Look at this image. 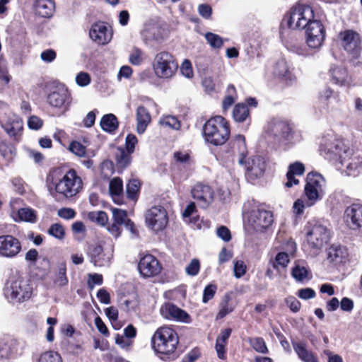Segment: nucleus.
I'll return each mask as SVG.
<instances>
[{
    "instance_id": "1",
    "label": "nucleus",
    "mask_w": 362,
    "mask_h": 362,
    "mask_svg": "<svg viewBox=\"0 0 362 362\" xmlns=\"http://www.w3.org/2000/svg\"><path fill=\"white\" fill-rule=\"evenodd\" d=\"M291 29H305L306 43L313 49H317L325 37V30L319 20L315 19L313 8L305 4H297L285 18Z\"/></svg>"
},
{
    "instance_id": "2",
    "label": "nucleus",
    "mask_w": 362,
    "mask_h": 362,
    "mask_svg": "<svg viewBox=\"0 0 362 362\" xmlns=\"http://www.w3.org/2000/svg\"><path fill=\"white\" fill-rule=\"evenodd\" d=\"M46 186L55 198L71 199L83 188V181L74 169L64 172L61 168L50 170L46 177Z\"/></svg>"
},
{
    "instance_id": "3",
    "label": "nucleus",
    "mask_w": 362,
    "mask_h": 362,
    "mask_svg": "<svg viewBox=\"0 0 362 362\" xmlns=\"http://www.w3.org/2000/svg\"><path fill=\"white\" fill-rule=\"evenodd\" d=\"M324 151L328 159L337 162L336 165L346 171L347 175L356 176L362 166V157L354 156L353 150L343 142L334 140L325 145Z\"/></svg>"
},
{
    "instance_id": "4",
    "label": "nucleus",
    "mask_w": 362,
    "mask_h": 362,
    "mask_svg": "<svg viewBox=\"0 0 362 362\" xmlns=\"http://www.w3.org/2000/svg\"><path fill=\"white\" fill-rule=\"evenodd\" d=\"M325 184L323 177L319 173H310L307 175L306 185L305 186V197L298 199L293 204V212L298 215L303 213L305 207L313 206L321 199Z\"/></svg>"
},
{
    "instance_id": "5",
    "label": "nucleus",
    "mask_w": 362,
    "mask_h": 362,
    "mask_svg": "<svg viewBox=\"0 0 362 362\" xmlns=\"http://www.w3.org/2000/svg\"><path fill=\"white\" fill-rule=\"evenodd\" d=\"M178 343L177 334L169 327H159L151 337L153 349L161 354L160 358L163 360L175 358V353Z\"/></svg>"
},
{
    "instance_id": "6",
    "label": "nucleus",
    "mask_w": 362,
    "mask_h": 362,
    "mask_svg": "<svg viewBox=\"0 0 362 362\" xmlns=\"http://www.w3.org/2000/svg\"><path fill=\"white\" fill-rule=\"evenodd\" d=\"M203 132L205 140L214 146L224 144L230 136L229 124L222 116L209 119L205 123Z\"/></svg>"
},
{
    "instance_id": "7",
    "label": "nucleus",
    "mask_w": 362,
    "mask_h": 362,
    "mask_svg": "<svg viewBox=\"0 0 362 362\" xmlns=\"http://www.w3.org/2000/svg\"><path fill=\"white\" fill-rule=\"evenodd\" d=\"M308 246L316 252L327 243L330 238L328 228L319 222H308L304 228Z\"/></svg>"
},
{
    "instance_id": "8",
    "label": "nucleus",
    "mask_w": 362,
    "mask_h": 362,
    "mask_svg": "<svg viewBox=\"0 0 362 362\" xmlns=\"http://www.w3.org/2000/svg\"><path fill=\"white\" fill-rule=\"evenodd\" d=\"M33 288L25 281L9 279L4 287V296L11 303H21L30 298Z\"/></svg>"
},
{
    "instance_id": "9",
    "label": "nucleus",
    "mask_w": 362,
    "mask_h": 362,
    "mask_svg": "<svg viewBox=\"0 0 362 362\" xmlns=\"http://www.w3.org/2000/svg\"><path fill=\"white\" fill-rule=\"evenodd\" d=\"M178 67L174 57L168 52L158 53L153 60V68L156 76L168 79L172 78Z\"/></svg>"
},
{
    "instance_id": "10",
    "label": "nucleus",
    "mask_w": 362,
    "mask_h": 362,
    "mask_svg": "<svg viewBox=\"0 0 362 362\" xmlns=\"http://www.w3.org/2000/svg\"><path fill=\"white\" fill-rule=\"evenodd\" d=\"M247 222L248 225L256 232H264L274 222L273 213L263 205L257 206L250 212Z\"/></svg>"
},
{
    "instance_id": "11",
    "label": "nucleus",
    "mask_w": 362,
    "mask_h": 362,
    "mask_svg": "<svg viewBox=\"0 0 362 362\" xmlns=\"http://www.w3.org/2000/svg\"><path fill=\"white\" fill-rule=\"evenodd\" d=\"M146 226L154 232H159L165 228L168 223V216L165 209L162 206H154L145 213Z\"/></svg>"
},
{
    "instance_id": "12",
    "label": "nucleus",
    "mask_w": 362,
    "mask_h": 362,
    "mask_svg": "<svg viewBox=\"0 0 362 362\" xmlns=\"http://www.w3.org/2000/svg\"><path fill=\"white\" fill-rule=\"evenodd\" d=\"M267 134L276 141L281 142L290 138L291 127L286 121L273 119L267 125Z\"/></svg>"
},
{
    "instance_id": "13",
    "label": "nucleus",
    "mask_w": 362,
    "mask_h": 362,
    "mask_svg": "<svg viewBox=\"0 0 362 362\" xmlns=\"http://www.w3.org/2000/svg\"><path fill=\"white\" fill-rule=\"evenodd\" d=\"M191 194L198 206L202 209L208 208L214 199L213 189L209 185L202 183L195 185L191 189Z\"/></svg>"
},
{
    "instance_id": "14",
    "label": "nucleus",
    "mask_w": 362,
    "mask_h": 362,
    "mask_svg": "<svg viewBox=\"0 0 362 362\" xmlns=\"http://www.w3.org/2000/svg\"><path fill=\"white\" fill-rule=\"evenodd\" d=\"M245 169V176L250 180H255L263 176L266 163L263 157L255 156L249 158L247 161L244 160V164L242 165Z\"/></svg>"
},
{
    "instance_id": "15",
    "label": "nucleus",
    "mask_w": 362,
    "mask_h": 362,
    "mask_svg": "<svg viewBox=\"0 0 362 362\" xmlns=\"http://www.w3.org/2000/svg\"><path fill=\"white\" fill-rule=\"evenodd\" d=\"M20 240L11 235H0V256L13 258L21 250Z\"/></svg>"
},
{
    "instance_id": "16",
    "label": "nucleus",
    "mask_w": 362,
    "mask_h": 362,
    "mask_svg": "<svg viewBox=\"0 0 362 362\" xmlns=\"http://www.w3.org/2000/svg\"><path fill=\"white\" fill-rule=\"evenodd\" d=\"M48 103L57 108H64L66 111L68 110L71 103L70 94L68 89L60 86L56 88L47 97Z\"/></svg>"
},
{
    "instance_id": "17",
    "label": "nucleus",
    "mask_w": 362,
    "mask_h": 362,
    "mask_svg": "<svg viewBox=\"0 0 362 362\" xmlns=\"http://www.w3.org/2000/svg\"><path fill=\"white\" fill-rule=\"evenodd\" d=\"M344 220L346 226L352 230H362V206L354 204L344 213Z\"/></svg>"
},
{
    "instance_id": "18",
    "label": "nucleus",
    "mask_w": 362,
    "mask_h": 362,
    "mask_svg": "<svg viewBox=\"0 0 362 362\" xmlns=\"http://www.w3.org/2000/svg\"><path fill=\"white\" fill-rule=\"evenodd\" d=\"M138 269L144 277H151L158 275L161 271L158 260L151 255H146L141 258Z\"/></svg>"
},
{
    "instance_id": "19",
    "label": "nucleus",
    "mask_w": 362,
    "mask_h": 362,
    "mask_svg": "<svg viewBox=\"0 0 362 362\" xmlns=\"http://www.w3.org/2000/svg\"><path fill=\"white\" fill-rule=\"evenodd\" d=\"M341 45L344 49L354 54H357L361 49V40L359 35L351 30H345L339 34Z\"/></svg>"
},
{
    "instance_id": "20",
    "label": "nucleus",
    "mask_w": 362,
    "mask_h": 362,
    "mask_svg": "<svg viewBox=\"0 0 362 362\" xmlns=\"http://www.w3.org/2000/svg\"><path fill=\"white\" fill-rule=\"evenodd\" d=\"M162 316L168 320L187 322L189 315L183 310L170 303L163 305L160 310Z\"/></svg>"
},
{
    "instance_id": "21",
    "label": "nucleus",
    "mask_w": 362,
    "mask_h": 362,
    "mask_svg": "<svg viewBox=\"0 0 362 362\" xmlns=\"http://www.w3.org/2000/svg\"><path fill=\"white\" fill-rule=\"evenodd\" d=\"M230 149L234 158H236L239 165L244 164V159L247 155V149L244 136L237 134L230 143Z\"/></svg>"
},
{
    "instance_id": "22",
    "label": "nucleus",
    "mask_w": 362,
    "mask_h": 362,
    "mask_svg": "<svg viewBox=\"0 0 362 362\" xmlns=\"http://www.w3.org/2000/svg\"><path fill=\"white\" fill-rule=\"evenodd\" d=\"M90 37L98 45L107 44L112 39V33L103 23H95L89 31Z\"/></svg>"
},
{
    "instance_id": "23",
    "label": "nucleus",
    "mask_w": 362,
    "mask_h": 362,
    "mask_svg": "<svg viewBox=\"0 0 362 362\" xmlns=\"http://www.w3.org/2000/svg\"><path fill=\"white\" fill-rule=\"evenodd\" d=\"M273 73L274 76L282 78L287 83H292L296 80L292 67L284 59H281L275 63Z\"/></svg>"
},
{
    "instance_id": "24",
    "label": "nucleus",
    "mask_w": 362,
    "mask_h": 362,
    "mask_svg": "<svg viewBox=\"0 0 362 362\" xmlns=\"http://www.w3.org/2000/svg\"><path fill=\"white\" fill-rule=\"evenodd\" d=\"M88 255L95 266L104 267L110 262V257L104 254L103 249L100 245H90L88 247Z\"/></svg>"
},
{
    "instance_id": "25",
    "label": "nucleus",
    "mask_w": 362,
    "mask_h": 362,
    "mask_svg": "<svg viewBox=\"0 0 362 362\" xmlns=\"http://www.w3.org/2000/svg\"><path fill=\"white\" fill-rule=\"evenodd\" d=\"M291 276L298 282L308 281L312 278V273L306 262L302 260L296 261L291 270Z\"/></svg>"
},
{
    "instance_id": "26",
    "label": "nucleus",
    "mask_w": 362,
    "mask_h": 362,
    "mask_svg": "<svg viewBox=\"0 0 362 362\" xmlns=\"http://www.w3.org/2000/svg\"><path fill=\"white\" fill-rule=\"evenodd\" d=\"M348 257L346 248L340 245H332L327 250V259L334 264H339L346 262Z\"/></svg>"
},
{
    "instance_id": "27",
    "label": "nucleus",
    "mask_w": 362,
    "mask_h": 362,
    "mask_svg": "<svg viewBox=\"0 0 362 362\" xmlns=\"http://www.w3.org/2000/svg\"><path fill=\"white\" fill-rule=\"evenodd\" d=\"M305 166L300 162H295L288 166V170L286 173L287 181L285 183V187L290 188L293 185H297L299 180L296 178V176H301L304 174Z\"/></svg>"
},
{
    "instance_id": "28",
    "label": "nucleus",
    "mask_w": 362,
    "mask_h": 362,
    "mask_svg": "<svg viewBox=\"0 0 362 362\" xmlns=\"http://www.w3.org/2000/svg\"><path fill=\"white\" fill-rule=\"evenodd\" d=\"M136 132L139 134L145 132L151 121L148 110L143 105H139L136 110Z\"/></svg>"
},
{
    "instance_id": "29",
    "label": "nucleus",
    "mask_w": 362,
    "mask_h": 362,
    "mask_svg": "<svg viewBox=\"0 0 362 362\" xmlns=\"http://www.w3.org/2000/svg\"><path fill=\"white\" fill-rule=\"evenodd\" d=\"M231 332L232 329L230 328L222 329L216 338L215 349L217 356L220 359H224L226 358V346Z\"/></svg>"
},
{
    "instance_id": "30",
    "label": "nucleus",
    "mask_w": 362,
    "mask_h": 362,
    "mask_svg": "<svg viewBox=\"0 0 362 362\" xmlns=\"http://www.w3.org/2000/svg\"><path fill=\"white\" fill-rule=\"evenodd\" d=\"M34 8L37 15L43 18H49L54 13V3L52 0H35Z\"/></svg>"
},
{
    "instance_id": "31",
    "label": "nucleus",
    "mask_w": 362,
    "mask_h": 362,
    "mask_svg": "<svg viewBox=\"0 0 362 362\" xmlns=\"http://www.w3.org/2000/svg\"><path fill=\"white\" fill-rule=\"evenodd\" d=\"M292 344L295 352L303 362H318L313 352L307 349L304 342L295 341Z\"/></svg>"
},
{
    "instance_id": "32",
    "label": "nucleus",
    "mask_w": 362,
    "mask_h": 362,
    "mask_svg": "<svg viewBox=\"0 0 362 362\" xmlns=\"http://www.w3.org/2000/svg\"><path fill=\"white\" fill-rule=\"evenodd\" d=\"M131 154L122 147L115 148L114 155L117 167L119 169L123 170L130 165L132 162Z\"/></svg>"
},
{
    "instance_id": "33",
    "label": "nucleus",
    "mask_w": 362,
    "mask_h": 362,
    "mask_svg": "<svg viewBox=\"0 0 362 362\" xmlns=\"http://www.w3.org/2000/svg\"><path fill=\"white\" fill-rule=\"evenodd\" d=\"M100 127L106 132L115 133L119 127V122L117 117L112 114L105 115L100 120Z\"/></svg>"
},
{
    "instance_id": "34",
    "label": "nucleus",
    "mask_w": 362,
    "mask_h": 362,
    "mask_svg": "<svg viewBox=\"0 0 362 362\" xmlns=\"http://www.w3.org/2000/svg\"><path fill=\"white\" fill-rule=\"evenodd\" d=\"M233 117L237 122H243L250 120V112L247 105L243 103L237 104L233 110Z\"/></svg>"
},
{
    "instance_id": "35",
    "label": "nucleus",
    "mask_w": 362,
    "mask_h": 362,
    "mask_svg": "<svg viewBox=\"0 0 362 362\" xmlns=\"http://www.w3.org/2000/svg\"><path fill=\"white\" fill-rule=\"evenodd\" d=\"M0 155L1 156L5 165H8L13 160L16 156V150L13 146L4 141H1Z\"/></svg>"
},
{
    "instance_id": "36",
    "label": "nucleus",
    "mask_w": 362,
    "mask_h": 362,
    "mask_svg": "<svg viewBox=\"0 0 362 362\" xmlns=\"http://www.w3.org/2000/svg\"><path fill=\"white\" fill-rule=\"evenodd\" d=\"M16 341L10 336H4L0 341V353L1 357L8 358L12 353Z\"/></svg>"
},
{
    "instance_id": "37",
    "label": "nucleus",
    "mask_w": 362,
    "mask_h": 362,
    "mask_svg": "<svg viewBox=\"0 0 362 362\" xmlns=\"http://www.w3.org/2000/svg\"><path fill=\"white\" fill-rule=\"evenodd\" d=\"M18 216L21 221L35 223L37 220L36 211L30 207L20 209L18 211Z\"/></svg>"
},
{
    "instance_id": "38",
    "label": "nucleus",
    "mask_w": 362,
    "mask_h": 362,
    "mask_svg": "<svg viewBox=\"0 0 362 362\" xmlns=\"http://www.w3.org/2000/svg\"><path fill=\"white\" fill-rule=\"evenodd\" d=\"M230 297L228 295H225L220 303V310L216 315V319H222L228 314L233 312L234 308L230 305L229 302Z\"/></svg>"
},
{
    "instance_id": "39",
    "label": "nucleus",
    "mask_w": 362,
    "mask_h": 362,
    "mask_svg": "<svg viewBox=\"0 0 362 362\" xmlns=\"http://www.w3.org/2000/svg\"><path fill=\"white\" fill-rule=\"evenodd\" d=\"M109 190L111 196L115 202H116L115 199L119 197L123 192L122 180L119 177H115L111 180L109 185Z\"/></svg>"
},
{
    "instance_id": "40",
    "label": "nucleus",
    "mask_w": 362,
    "mask_h": 362,
    "mask_svg": "<svg viewBox=\"0 0 362 362\" xmlns=\"http://www.w3.org/2000/svg\"><path fill=\"white\" fill-rule=\"evenodd\" d=\"M66 266L64 262H62L58 265V272L54 281V284L58 286H64L68 284L66 277Z\"/></svg>"
},
{
    "instance_id": "41",
    "label": "nucleus",
    "mask_w": 362,
    "mask_h": 362,
    "mask_svg": "<svg viewBox=\"0 0 362 362\" xmlns=\"http://www.w3.org/2000/svg\"><path fill=\"white\" fill-rule=\"evenodd\" d=\"M204 37L209 45L214 49H219L223 45V38L217 34L208 32L205 33Z\"/></svg>"
},
{
    "instance_id": "42",
    "label": "nucleus",
    "mask_w": 362,
    "mask_h": 362,
    "mask_svg": "<svg viewBox=\"0 0 362 362\" xmlns=\"http://www.w3.org/2000/svg\"><path fill=\"white\" fill-rule=\"evenodd\" d=\"M140 189V182L138 180L133 179L129 180L127 185L126 192L128 198L134 199Z\"/></svg>"
},
{
    "instance_id": "43",
    "label": "nucleus",
    "mask_w": 362,
    "mask_h": 362,
    "mask_svg": "<svg viewBox=\"0 0 362 362\" xmlns=\"http://www.w3.org/2000/svg\"><path fill=\"white\" fill-rule=\"evenodd\" d=\"M160 124L164 127H168L176 130L179 129L180 127V121L175 117L171 115L163 117L160 120Z\"/></svg>"
},
{
    "instance_id": "44",
    "label": "nucleus",
    "mask_w": 362,
    "mask_h": 362,
    "mask_svg": "<svg viewBox=\"0 0 362 362\" xmlns=\"http://www.w3.org/2000/svg\"><path fill=\"white\" fill-rule=\"evenodd\" d=\"M111 211L113 221L117 222V223L125 225L126 222L129 220L127 217L126 211L117 208H112Z\"/></svg>"
},
{
    "instance_id": "45",
    "label": "nucleus",
    "mask_w": 362,
    "mask_h": 362,
    "mask_svg": "<svg viewBox=\"0 0 362 362\" xmlns=\"http://www.w3.org/2000/svg\"><path fill=\"white\" fill-rule=\"evenodd\" d=\"M48 234L62 240L64 238L65 230L62 224L57 223L51 225L48 230Z\"/></svg>"
},
{
    "instance_id": "46",
    "label": "nucleus",
    "mask_w": 362,
    "mask_h": 362,
    "mask_svg": "<svg viewBox=\"0 0 362 362\" xmlns=\"http://www.w3.org/2000/svg\"><path fill=\"white\" fill-rule=\"evenodd\" d=\"M38 362H62L61 356L55 351H46L42 354Z\"/></svg>"
},
{
    "instance_id": "47",
    "label": "nucleus",
    "mask_w": 362,
    "mask_h": 362,
    "mask_svg": "<svg viewBox=\"0 0 362 362\" xmlns=\"http://www.w3.org/2000/svg\"><path fill=\"white\" fill-rule=\"evenodd\" d=\"M250 345L257 352L266 354L268 351L264 340L262 337H255L250 340Z\"/></svg>"
},
{
    "instance_id": "48",
    "label": "nucleus",
    "mask_w": 362,
    "mask_h": 362,
    "mask_svg": "<svg viewBox=\"0 0 362 362\" xmlns=\"http://www.w3.org/2000/svg\"><path fill=\"white\" fill-rule=\"evenodd\" d=\"M88 216L90 220L102 226L106 224L108 220L107 214L103 211L90 212Z\"/></svg>"
},
{
    "instance_id": "49",
    "label": "nucleus",
    "mask_w": 362,
    "mask_h": 362,
    "mask_svg": "<svg viewBox=\"0 0 362 362\" xmlns=\"http://www.w3.org/2000/svg\"><path fill=\"white\" fill-rule=\"evenodd\" d=\"M68 149L78 157H83L86 153V146L76 141H71Z\"/></svg>"
},
{
    "instance_id": "50",
    "label": "nucleus",
    "mask_w": 362,
    "mask_h": 362,
    "mask_svg": "<svg viewBox=\"0 0 362 362\" xmlns=\"http://www.w3.org/2000/svg\"><path fill=\"white\" fill-rule=\"evenodd\" d=\"M129 62L133 65H140L144 61L143 52L137 47L133 48L129 55Z\"/></svg>"
},
{
    "instance_id": "51",
    "label": "nucleus",
    "mask_w": 362,
    "mask_h": 362,
    "mask_svg": "<svg viewBox=\"0 0 362 362\" xmlns=\"http://www.w3.org/2000/svg\"><path fill=\"white\" fill-rule=\"evenodd\" d=\"M289 262L288 255L286 252H279L276 257L275 262L273 263V267L275 269H279V267L285 268Z\"/></svg>"
},
{
    "instance_id": "52",
    "label": "nucleus",
    "mask_w": 362,
    "mask_h": 362,
    "mask_svg": "<svg viewBox=\"0 0 362 362\" xmlns=\"http://www.w3.org/2000/svg\"><path fill=\"white\" fill-rule=\"evenodd\" d=\"M217 287L214 284H209L207 285L203 291V298L202 301L204 303H208L210 300H211L216 292Z\"/></svg>"
},
{
    "instance_id": "53",
    "label": "nucleus",
    "mask_w": 362,
    "mask_h": 362,
    "mask_svg": "<svg viewBox=\"0 0 362 362\" xmlns=\"http://www.w3.org/2000/svg\"><path fill=\"white\" fill-rule=\"evenodd\" d=\"M200 269V262L197 259H193L189 264L185 267V272L187 275L194 276Z\"/></svg>"
},
{
    "instance_id": "54",
    "label": "nucleus",
    "mask_w": 362,
    "mask_h": 362,
    "mask_svg": "<svg viewBox=\"0 0 362 362\" xmlns=\"http://www.w3.org/2000/svg\"><path fill=\"white\" fill-rule=\"evenodd\" d=\"M173 158L176 162L181 164L189 165L191 163L189 154L185 151H175Z\"/></svg>"
},
{
    "instance_id": "55",
    "label": "nucleus",
    "mask_w": 362,
    "mask_h": 362,
    "mask_svg": "<svg viewBox=\"0 0 362 362\" xmlns=\"http://www.w3.org/2000/svg\"><path fill=\"white\" fill-rule=\"evenodd\" d=\"M137 143L138 139L136 136L134 134H129L125 139V150L130 153H133Z\"/></svg>"
},
{
    "instance_id": "56",
    "label": "nucleus",
    "mask_w": 362,
    "mask_h": 362,
    "mask_svg": "<svg viewBox=\"0 0 362 362\" xmlns=\"http://www.w3.org/2000/svg\"><path fill=\"white\" fill-rule=\"evenodd\" d=\"M103 282V278L99 274H89L88 278V286L90 289H93L95 285H101Z\"/></svg>"
},
{
    "instance_id": "57",
    "label": "nucleus",
    "mask_w": 362,
    "mask_h": 362,
    "mask_svg": "<svg viewBox=\"0 0 362 362\" xmlns=\"http://www.w3.org/2000/svg\"><path fill=\"white\" fill-rule=\"evenodd\" d=\"M332 75L336 83L342 84L345 81L346 73L344 70L341 68L332 69Z\"/></svg>"
},
{
    "instance_id": "58",
    "label": "nucleus",
    "mask_w": 362,
    "mask_h": 362,
    "mask_svg": "<svg viewBox=\"0 0 362 362\" xmlns=\"http://www.w3.org/2000/svg\"><path fill=\"white\" fill-rule=\"evenodd\" d=\"M76 82L79 86H86L90 83V76L86 72H80L76 76Z\"/></svg>"
},
{
    "instance_id": "59",
    "label": "nucleus",
    "mask_w": 362,
    "mask_h": 362,
    "mask_svg": "<svg viewBox=\"0 0 362 362\" xmlns=\"http://www.w3.org/2000/svg\"><path fill=\"white\" fill-rule=\"evenodd\" d=\"M115 343L121 348L128 349L132 344V340L117 334L115 336Z\"/></svg>"
},
{
    "instance_id": "60",
    "label": "nucleus",
    "mask_w": 362,
    "mask_h": 362,
    "mask_svg": "<svg viewBox=\"0 0 362 362\" xmlns=\"http://www.w3.org/2000/svg\"><path fill=\"white\" fill-rule=\"evenodd\" d=\"M216 234L218 238L225 242H228L231 239V234L230 230L226 226H220L216 230Z\"/></svg>"
},
{
    "instance_id": "61",
    "label": "nucleus",
    "mask_w": 362,
    "mask_h": 362,
    "mask_svg": "<svg viewBox=\"0 0 362 362\" xmlns=\"http://www.w3.org/2000/svg\"><path fill=\"white\" fill-rule=\"evenodd\" d=\"M315 291L310 288H305L298 290V296L300 298L303 300H308L315 297Z\"/></svg>"
},
{
    "instance_id": "62",
    "label": "nucleus",
    "mask_w": 362,
    "mask_h": 362,
    "mask_svg": "<svg viewBox=\"0 0 362 362\" xmlns=\"http://www.w3.org/2000/svg\"><path fill=\"white\" fill-rule=\"evenodd\" d=\"M180 71L183 76L187 78H192L193 76V71L192 64L189 60H185L181 65Z\"/></svg>"
},
{
    "instance_id": "63",
    "label": "nucleus",
    "mask_w": 362,
    "mask_h": 362,
    "mask_svg": "<svg viewBox=\"0 0 362 362\" xmlns=\"http://www.w3.org/2000/svg\"><path fill=\"white\" fill-rule=\"evenodd\" d=\"M286 303L291 311L297 313L300 308V303L293 296H288L286 298Z\"/></svg>"
},
{
    "instance_id": "64",
    "label": "nucleus",
    "mask_w": 362,
    "mask_h": 362,
    "mask_svg": "<svg viewBox=\"0 0 362 362\" xmlns=\"http://www.w3.org/2000/svg\"><path fill=\"white\" fill-rule=\"evenodd\" d=\"M43 124L42 120L37 116H31L28 120V125L30 129L38 130Z\"/></svg>"
}]
</instances>
